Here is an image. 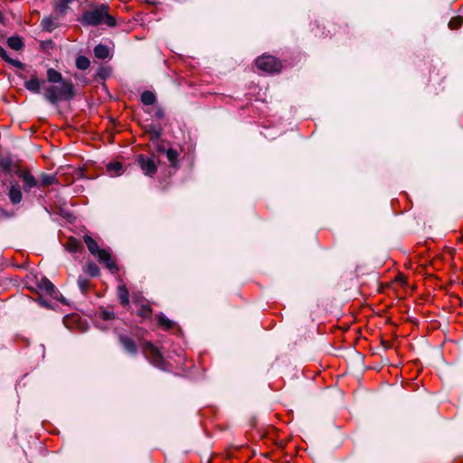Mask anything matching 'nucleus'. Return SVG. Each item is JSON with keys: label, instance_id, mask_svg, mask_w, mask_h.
<instances>
[{"label": "nucleus", "instance_id": "f257e3e1", "mask_svg": "<svg viewBox=\"0 0 463 463\" xmlns=\"http://www.w3.org/2000/svg\"><path fill=\"white\" fill-rule=\"evenodd\" d=\"M80 23L83 25L91 26L106 24L114 27L116 25L115 18L109 14V5L104 4L85 11L80 18Z\"/></svg>", "mask_w": 463, "mask_h": 463}, {"label": "nucleus", "instance_id": "f03ea898", "mask_svg": "<svg viewBox=\"0 0 463 463\" xmlns=\"http://www.w3.org/2000/svg\"><path fill=\"white\" fill-rule=\"evenodd\" d=\"M43 90L44 99L51 104H56L59 100L71 99L73 96V86L71 81L43 86Z\"/></svg>", "mask_w": 463, "mask_h": 463}, {"label": "nucleus", "instance_id": "7ed1b4c3", "mask_svg": "<svg viewBox=\"0 0 463 463\" xmlns=\"http://www.w3.org/2000/svg\"><path fill=\"white\" fill-rule=\"evenodd\" d=\"M83 240L90 252L96 256L100 263H103L111 273L118 271L117 265L109 250L99 249L96 241L90 235H84Z\"/></svg>", "mask_w": 463, "mask_h": 463}, {"label": "nucleus", "instance_id": "20e7f679", "mask_svg": "<svg viewBox=\"0 0 463 463\" xmlns=\"http://www.w3.org/2000/svg\"><path fill=\"white\" fill-rule=\"evenodd\" d=\"M255 63L258 69L268 73L277 72L281 69L280 61L271 55L259 57Z\"/></svg>", "mask_w": 463, "mask_h": 463}, {"label": "nucleus", "instance_id": "39448f33", "mask_svg": "<svg viewBox=\"0 0 463 463\" xmlns=\"http://www.w3.org/2000/svg\"><path fill=\"white\" fill-rule=\"evenodd\" d=\"M137 162L145 175L152 176L157 170V165L153 158L144 155L137 156Z\"/></svg>", "mask_w": 463, "mask_h": 463}, {"label": "nucleus", "instance_id": "423d86ee", "mask_svg": "<svg viewBox=\"0 0 463 463\" xmlns=\"http://www.w3.org/2000/svg\"><path fill=\"white\" fill-rule=\"evenodd\" d=\"M143 352L146 358L151 359L154 364L161 361V354L158 349L149 342H146L143 345Z\"/></svg>", "mask_w": 463, "mask_h": 463}, {"label": "nucleus", "instance_id": "0eeeda50", "mask_svg": "<svg viewBox=\"0 0 463 463\" xmlns=\"http://www.w3.org/2000/svg\"><path fill=\"white\" fill-rule=\"evenodd\" d=\"M75 0H53L54 13L57 17L65 15L69 10V5Z\"/></svg>", "mask_w": 463, "mask_h": 463}, {"label": "nucleus", "instance_id": "6e6552de", "mask_svg": "<svg viewBox=\"0 0 463 463\" xmlns=\"http://www.w3.org/2000/svg\"><path fill=\"white\" fill-rule=\"evenodd\" d=\"M119 341L122 345V346L124 347V349L131 354H136L137 352V345L136 343L134 342V340L132 338H130L129 336L128 335H119Z\"/></svg>", "mask_w": 463, "mask_h": 463}, {"label": "nucleus", "instance_id": "1a4fd4ad", "mask_svg": "<svg viewBox=\"0 0 463 463\" xmlns=\"http://www.w3.org/2000/svg\"><path fill=\"white\" fill-rule=\"evenodd\" d=\"M45 81L40 80L37 77H32L29 80L24 82V87L31 92L40 93L42 85L44 86Z\"/></svg>", "mask_w": 463, "mask_h": 463}, {"label": "nucleus", "instance_id": "9d476101", "mask_svg": "<svg viewBox=\"0 0 463 463\" xmlns=\"http://www.w3.org/2000/svg\"><path fill=\"white\" fill-rule=\"evenodd\" d=\"M8 196L10 201L14 204H17L22 201L23 194L20 188V185L18 184H11L9 188Z\"/></svg>", "mask_w": 463, "mask_h": 463}, {"label": "nucleus", "instance_id": "9b49d317", "mask_svg": "<svg viewBox=\"0 0 463 463\" xmlns=\"http://www.w3.org/2000/svg\"><path fill=\"white\" fill-rule=\"evenodd\" d=\"M58 24L59 23L57 22V19L52 16H46L41 22L43 30L46 32L53 31L58 26Z\"/></svg>", "mask_w": 463, "mask_h": 463}, {"label": "nucleus", "instance_id": "f8f14e48", "mask_svg": "<svg viewBox=\"0 0 463 463\" xmlns=\"http://www.w3.org/2000/svg\"><path fill=\"white\" fill-rule=\"evenodd\" d=\"M39 287L42 290L45 291L50 296H54L56 294V288L54 285L46 278H43L39 282Z\"/></svg>", "mask_w": 463, "mask_h": 463}, {"label": "nucleus", "instance_id": "ddd939ff", "mask_svg": "<svg viewBox=\"0 0 463 463\" xmlns=\"http://www.w3.org/2000/svg\"><path fill=\"white\" fill-rule=\"evenodd\" d=\"M47 79H48L49 82H51L52 84H60L61 82L65 81L62 80L61 74L52 68L48 69Z\"/></svg>", "mask_w": 463, "mask_h": 463}, {"label": "nucleus", "instance_id": "4468645a", "mask_svg": "<svg viewBox=\"0 0 463 463\" xmlns=\"http://www.w3.org/2000/svg\"><path fill=\"white\" fill-rule=\"evenodd\" d=\"M20 176L24 182L25 191H29L36 185V180L33 175L23 173Z\"/></svg>", "mask_w": 463, "mask_h": 463}, {"label": "nucleus", "instance_id": "2eb2a0df", "mask_svg": "<svg viewBox=\"0 0 463 463\" xmlns=\"http://www.w3.org/2000/svg\"><path fill=\"white\" fill-rule=\"evenodd\" d=\"M118 297L124 307L129 304L128 290L125 285L118 286Z\"/></svg>", "mask_w": 463, "mask_h": 463}, {"label": "nucleus", "instance_id": "dca6fc26", "mask_svg": "<svg viewBox=\"0 0 463 463\" xmlns=\"http://www.w3.org/2000/svg\"><path fill=\"white\" fill-rule=\"evenodd\" d=\"M94 54L98 59H106L109 55V50L106 45L98 44L94 48Z\"/></svg>", "mask_w": 463, "mask_h": 463}, {"label": "nucleus", "instance_id": "f3484780", "mask_svg": "<svg viewBox=\"0 0 463 463\" xmlns=\"http://www.w3.org/2000/svg\"><path fill=\"white\" fill-rule=\"evenodd\" d=\"M7 44L11 49L15 51L21 50L24 46L22 39L18 36H12L8 38Z\"/></svg>", "mask_w": 463, "mask_h": 463}, {"label": "nucleus", "instance_id": "a211bd4d", "mask_svg": "<svg viewBox=\"0 0 463 463\" xmlns=\"http://www.w3.org/2000/svg\"><path fill=\"white\" fill-rule=\"evenodd\" d=\"M156 99V95L152 91L146 90L141 94V101L145 105H153Z\"/></svg>", "mask_w": 463, "mask_h": 463}, {"label": "nucleus", "instance_id": "6ab92c4d", "mask_svg": "<svg viewBox=\"0 0 463 463\" xmlns=\"http://www.w3.org/2000/svg\"><path fill=\"white\" fill-rule=\"evenodd\" d=\"M84 271L90 277H97L99 274V267L92 261H90L86 264Z\"/></svg>", "mask_w": 463, "mask_h": 463}, {"label": "nucleus", "instance_id": "aec40b11", "mask_svg": "<svg viewBox=\"0 0 463 463\" xmlns=\"http://www.w3.org/2000/svg\"><path fill=\"white\" fill-rule=\"evenodd\" d=\"M0 57H2L5 61H6L7 62L18 67V68H22L23 67V63L17 60H13L11 59L6 51L0 46Z\"/></svg>", "mask_w": 463, "mask_h": 463}, {"label": "nucleus", "instance_id": "412c9836", "mask_svg": "<svg viewBox=\"0 0 463 463\" xmlns=\"http://www.w3.org/2000/svg\"><path fill=\"white\" fill-rule=\"evenodd\" d=\"M158 325L165 329H170L174 326V322L168 319L164 314L158 316Z\"/></svg>", "mask_w": 463, "mask_h": 463}, {"label": "nucleus", "instance_id": "4be33fe9", "mask_svg": "<svg viewBox=\"0 0 463 463\" xmlns=\"http://www.w3.org/2000/svg\"><path fill=\"white\" fill-rule=\"evenodd\" d=\"M166 157L168 161L171 163L173 166H175L177 162V157L179 156L178 152L175 149L168 148L165 151Z\"/></svg>", "mask_w": 463, "mask_h": 463}, {"label": "nucleus", "instance_id": "5701e85b", "mask_svg": "<svg viewBox=\"0 0 463 463\" xmlns=\"http://www.w3.org/2000/svg\"><path fill=\"white\" fill-rule=\"evenodd\" d=\"M107 169L110 174L118 175L121 174L122 165L119 162H112L108 164Z\"/></svg>", "mask_w": 463, "mask_h": 463}, {"label": "nucleus", "instance_id": "b1692460", "mask_svg": "<svg viewBox=\"0 0 463 463\" xmlns=\"http://www.w3.org/2000/svg\"><path fill=\"white\" fill-rule=\"evenodd\" d=\"M90 64V60L85 56H79L76 59V66L80 70H86Z\"/></svg>", "mask_w": 463, "mask_h": 463}, {"label": "nucleus", "instance_id": "393cba45", "mask_svg": "<svg viewBox=\"0 0 463 463\" xmlns=\"http://www.w3.org/2000/svg\"><path fill=\"white\" fill-rule=\"evenodd\" d=\"M77 283H78V286L82 293H85L88 291V289L90 288V280L88 279H86L82 276H80L78 278Z\"/></svg>", "mask_w": 463, "mask_h": 463}, {"label": "nucleus", "instance_id": "a878e982", "mask_svg": "<svg viewBox=\"0 0 463 463\" xmlns=\"http://www.w3.org/2000/svg\"><path fill=\"white\" fill-rule=\"evenodd\" d=\"M41 181H42L43 185L48 186V185L55 183L56 177L54 175H44L42 176Z\"/></svg>", "mask_w": 463, "mask_h": 463}, {"label": "nucleus", "instance_id": "bb28decb", "mask_svg": "<svg viewBox=\"0 0 463 463\" xmlns=\"http://www.w3.org/2000/svg\"><path fill=\"white\" fill-rule=\"evenodd\" d=\"M463 23V19L462 17L460 16H458V17H454L452 18L449 23V26L451 28V29H456L458 27H459Z\"/></svg>", "mask_w": 463, "mask_h": 463}, {"label": "nucleus", "instance_id": "cd10ccee", "mask_svg": "<svg viewBox=\"0 0 463 463\" xmlns=\"http://www.w3.org/2000/svg\"><path fill=\"white\" fill-rule=\"evenodd\" d=\"M151 313L152 309L147 306H142L138 310V315L144 318L149 317Z\"/></svg>", "mask_w": 463, "mask_h": 463}, {"label": "nucleus", "instance_id": "c85d7f7f", "mask_svg": "<svg viewBox=\"0 0 463 463\" xmlns=\"http://www.w3.org/2000/svg\"><path fill=\"white\" fill-rule=\"evenodd\" d=\"M68 247L70 251H77L79 250L80 244L78 241L73 240L69 242Z\"/></svg>", "mask_w": 463, "mask_h": 463}, {"label": "nucleus", "instance_id": "c756f323", "mask_svg": "<svg viewBox=\"0 0 463 463\" xmlns=\"http://www.w3.org/2000/svg\"><path fill=\"white\" fill-rule=\"evenodd\" d=\"M101 316H102L103 319H105V320H110L115 317L114 313L110 312V311H103L101 313Z\"/></svg>", "mask_w": 463, "mask_h": 463}, {"label": "nucleus", "instance_id": "7c9ffc66", "mask_svg": "<svg viewBox=\"0 0 463 463\" xmlns=\"http://www.w3.org/2000/svg\"><path fill=\"white\" fill-rule=\"evenodd\" d=\"M150 135H151V140L154 141V140H158L159 137H160V131L157 130V129H154L150 132Z\"/></svg>", "mask_w": 463, "mask_h": 463}, {"label": "nucleus", "instance_id": "2f4dec72", "mask_svg": "<svg viewBox=\"0 0 463 463\" xmlns=\"http://www.w3.org/2000/svg\"><path fill=\"white\" fill-rule=\"evenodd\" d=\"M156 150H157V151H159V152L165 153V151H166L167 149H165L162 145L157 144V145H156Z\"/></svg>", "mask_w": 463, "mask_h": 463}, {"label": "nucleus", "instance_id": "473e14b6", "mask_svg": "<svg viewBox=\"0 0 463 463\" xmlns=\"http://www.w3.org/2000/svg\"><path fill=\"white\" fill-rule=\"evenodd\" d=\"M3 23H4V14L0 11V24H3Z\"/></svg>", "mask_w": 463, "mask_h": 463}]
</instances>
